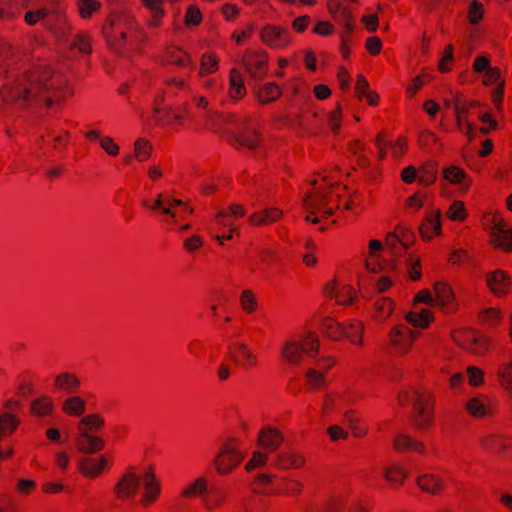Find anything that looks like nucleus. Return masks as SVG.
Wrapping results in <instances>:
<instances>
[{
  "label": "nucleus",
  "mask_w": 512,
  "mask_h": 512,
  "mask_svg": "<svg viewBox=\"0 0 512 512\" xmlns=\"http://www.w3.org/2000/svg\"><path fill=\"white\" fill-rule=\"evenodd\" d=\"M163 60L180 67H188L192 64L190 55L184 49L175 45L166 48L163 54Z\"/></svg>",
  "instance_id": "44"
},
{
  "label": "nucleus",
  "mask_w": 512,
  "mask_h": 512,
  "mask_svg": "<svg viewBox=\"0 0 512 512\" xmlns=\"http://www.w3.org/2000/svg\"><path fill=\"white\" fill-rule=\"evenodd\" d=\"M454 109L457 125L461 133L469 139L476 137L477 128L474 122L485 112L483 106L478 101L469 99L463 94H456Z\"/></svg>",
  "instance_id": "5"
},
{
  "label": "nucleus",
  "mask_w": 512,
  "mask_h": 512,
  "mask_svg": "<svg viewBox=\"0 0 512 512\" xmlns=\"http://www.w3.org/2000/svg\"><path fill=\"white\" fill-rule=\"evenodd\" d=\"M150 209L157 212L161 216V221L169 226L184 220L192 213V209L187 203L168 193L159 194Z\"/></svg>",
  "instance_id": "9"
},
{
  "label": "nucleus",
  "mask_w": 512,
  "mask_h": 512,
  "mask_svg": "<svg viewBox=\"0 0 512 512\" xmlns=\"http://www.w3.org/2000/svg\"><path fill=\"white\" fill-rule=\"evenodd\" d=\"M86 139L90 142H97L109 156L116 157L120 152V148L114 139L109 136H103L99 130L88 131Z\"/></svg>",
  "instance_id": "42"
},
{
  "label": "nucleus",
  "mask_w": 512,
  "mask_h": 512,
  "mask_svg": "<svg viewBox=\"0 0 512 512\" xmlns=\"http://www.w3.org/2000/svg\"><path fill=\"white\" fill-rule=\"evenodd\" d=\"M113 463V455L105 453L98 457H82L77 463V469L83 477L95 479L107 473Z\"/></svg>",
  "instance_id": "14"
},
{
  "label": "nucleus",
  "mask_w": 512,
  "mask_h": 512,
  "mask_svg": "<svg viewBox=\"0 0 512 512\" xmlns=\"http://www.w3.org/2000/svg\"><path fill=\"white\" fill-rule=\"evenodd\" d=\"M476 321L483 329L494 331L502 326L504 313L500 307H484L477 313Z\"/></svg>",
  "instance_id": "25"
},
{
  "label": "nucleus",
  "mask_w": 512,
  "mask_h": 512,
  "mask_svg": "<svg viewBox=\"0 0 512 512\" xmlns=\"http://www.w3.org/2000/svg\"><path fill=\"white\" fill-rule=\"evenodd\" d=\"M396 307L394 299L387 296L377 297L371 304L370 318L376 324H384L392 318Z\"/></svg>",
  "instance_id": "22"
},
{
  "label": "nucleus",
  "mask_w": 512,
  "mask_h": 512,
  "mask_svg": "<svg viewBox=\"0 0 512 512\" xmlns=\"http://www.w3.org/2000/svg\"><path fill=\"white\" fill-rule=\"evenodd\" d=\"M163 95H157L153 101V107L149 115H142L143 125L147 127L157 126L179 131L186 122L195 124V116L188 103L178 105H163Z\"/></svg>",
  "instance_id": "3"
},
{
  "label": "nucleus",
  "mask_w": 512,
  "mask_h": 512,
  "mask_svg": "<svg viewBox=\"0 0 512 512\" xmlns=\"http://www.w3.org/2000/svg\"><path fill=\"white\" fill-rule=\"evenodd\" d=\"M341 395L338 393H327L321 404V417L324 420L336 411L341 402Z\"/></svg>",
  "instance_id": "61"
},
{
  "label": "nucleus",
  "mask_w": 512,
  "mask_h": 512,
  "mask_svg": "<svg viewBox=\"0 0 512 512\" xmlns=\"http://www.w3.org/2000/svg\"><path fill=\"white\" fill-rule=\"evenodd\" d=\"M473 180L461 167L450 165V194L465 195L471 188Z\"/></svg>",
  "instance_id": "26"
},
{
  "label": "nucleus",
  "mask_w": 512,
  "mask_h": 512,
  "mask_svg": "<svg viewBox=\"0 0 512 512\" xmlns=\"http://www.w3.org/2000/svg\"><path fill=\"white\" fill-rule=\"evenodd\" d=\"M21 409L17 400H7L0 411V438L11 436L18 428L20 420L15 412Z\"/></svg>",
  "instance_id": "20"
},
{
  "label": "nucleus",
  "mask_w": 512,
  "mask_h": 512,
  "mask_svg": "<svg viewBox=\"0 0 512 512\" xmlns=\"http://www.w3.org/2000/svg\"><path fill=\"white\" fill-rule=\"evenodd\" d=\"M466 410L468 413L475 417H484L487 413L486 398L485 397H472L466 403Z\"/></svg>",
  "instance_id": "64"
},
{
  "label": "nucleus",
  "mask_w": 512,
  "mask_h": 512,
  "mask_svg": "<svg viewBox=\"0 0 512 512\" xmlns=\"http://www.w3.org/2000/svg\"><path fill=\"white\" fill-rule=\"evenodd\" d=\"M208 489V480L205 477H198L186 485L180 495L185 499H192L202 496Z\"/></svg>",
  "instance_id": "50"
},
{
  "label": "nucleus",
  "mask_w": 512,
  "mask_h": 512,
  "mask_svg": "<svg viewBox=\"0 0 512 512\" xmlns=\"http://www.w3.org/2000/svg\"><path fill=\"white\" fill-rule=\"evenodd\" d=\"M244 63L254 77H262L266 72L268 56L266 53H248L244 57Z\"/></svg>",
  "instance_id": "39"
},
{
  "label": "nucleus",
  "mask_w": 512,
  "mask_h": 512,
  "mask_svg": "<svg viewBox=\"0 0 512 512\" xmlns=\"http://www.w3.org/2000/svg\"><path fill=\"white\" fill-rule=\"evenodd\" d=\"M415 483L423 493L432 496L440 494L445 489V479L434 472L419 474Z\"/></svg>",
  "instance_id": "27"
},
{
  "label": "nucleus",
  "mask_w": 512,
  "mask_h": 512,
  "mask_svg": "<svg viewBox=\"0 0 512 512\" xmlns=\"http://www.w3.org/2000/svg\"><path fill=\"white\" fill-rule=\"evenodd\" d=\"M497 377L500 386L510 395H512V355L511 359L499 365Z\"/></svg>",
  "instance_id": "56"
},
{
  "label": "nucleus",
  "mask_w": 512,
  "mask_h": 512,
  "mask_svg": "<svg viewBox=\"0 0 512 512\" xmlns=\"http://www.w3.org/2000/svg\"><path fill=\"white\" fill-rule=\"evenodd\" d=\"M71 95L67 79L50 68L39 65L29 72L9 80L1 90L4 101L22 106L41 101L47 107L58 104Z\"/></svg>",
  "instance_id": "1"
},
{
  "label": "nucleus",
  "mask_w": 512,
  "mask_h": 512,
  "mask_svg": "<svg viewBox=\"0 0 512 512\" xmlns=\"http://www.w3.org/2000/svg\"><path fill=\"white\" fill-rule=\"evenodd\" d=\"M419 333L403 323L392 325L386 335L387 353L395 358H406L413 350Z\"/></svg>",
  "instance_id": "7"
},
{
  "label": "nucleus",
  "mask_w": 512,
  "mask_h": 512,
  "mask_svg": "<svg viewBox=\"0 0 512 512\" xmlns=\"http://www.w3.org/2000/svg\"><path fill=\"white\" fill-rule=\"evenodd\" d=\"M86 410L85 400L77 395L66 398L62 403V411L68 416L79 417Z\"/></svg>",
  "instance_id": "51"
},
{
  "label": "nucleus",
  "mask_w": 512,
  "mask_h": 512,
  "mask_svg": "<svg viewBox=\"0 0 512 512\" xmlns=\"http://www.w3.org/2000/svg\"><path fill=\"white\" fill-rule=\"evenodd\" d=\"M75 445L77 450L81 453L94 454L100 452L104 448L105 442L96 434L77 431Z\"/></svg>",
  "instance_id": "32"
},
{
  "label": "nucleus",
  "mask_w": 512,
  "mask_h": 512,
  "mask_svg": "<svg viewBox=\"0 0 512 512\" xmlns=\"http://www.w3.org/2000/svg\"><path fill=\"white\" fill-rule=\"evenodd\" d=\"M282 442V434L270 426L263 427L258 433L257 445L268 453L276 451Z\"/></svg>",
  "instance_id": "31"
},
{
  "label": "nucleus",
  "mask_w": 512,
  "mask_h": 512,
  "mask_svg": "<svg viewBox=\"0 0 512 512\" xmlns=\"http://www.w3.org/2000/svg\"><path fill=\"white\" fill-rule=\"evenodd\" d=\"M219 69V57L215 52L208 51L202 54L200 59L199 75L213 74Z\"/></svg>",
  "instance_id": "55"
},
{
  "label": "nucleus",
  "mask_w": 512,
  "mask_h": 512,
  "mask_svg": "<svg viewBox=\"0 0 512 512\" xmlns=\"http://www.w3.org/2000/svg\"><path fill=\"white\" fill-rule=\"evenodd\" d=\"M486 10L484 4L479 0H472L466 11V20L469 24V34L474 38L480 30V25L485 18Z\"/></svg>",
  "instance_id": "30"
},
{
  "label": "nucleus",
  "mask_w": 512,
  "mask_h": 512,
  "mask_svg": "<svg viewBox=\"0 0 512 512\" xmlns=\"http://www.w3.org/2000/svg\"><path fill=\"white\" fill-rule=\"evenodd\" d=\"M344 203L345 210L354 214L363 212L358 194L347 198L346 186L336 182L331 176H321L313 179L311 187L306 191L303 199L304 209L308 212L306 221L317 224L327 220Z\"/></svg>",
  "instance_id": "2"
},
{
  "label": "nucleus",
  "mask_w": 512,
  "mask_h": 512,
  "mask_svg": "<svg viewBox=\"0 0 512 512\" xmlns=\"http://www.w3.org/2000/svg\"><path fill=\"white\" fill-rule=\"evenodd\" d=\"M279 478L275 474H259L252 482V490L260 495L279 496Z\"/></svg>",
  "instance_id": "28"
},
{
  "label": "nucleus",
  "mask_w": 512,
  "mask_h": 512,
  "mask_svg": "<svg viewBox=\"0 0 512 512\" xmlns=\"http://www.w3.org/2000/svg\"><path fill=\"white\" fill-rule=\"evenodd\" d=\"M230 143L237 147L254 149L259 146L261 138L254 129H245L240 134L233 136Z\"/></svg>",
  "instance_id": "45"
},
{
  "label": "nucleus",
  "mask_w": 512,
  "mask_h": 512,
  "mask_svg": "<svg viewBox=\"0 0 512 512\" xmlns=\"http://www.w3.org/2000/svg\"><path fill=\"white\" fill-rule=\"evenodd\" d=\"M450 338L457 346L475 356H485L492 349L490 336L476 328H455L450 333Z\"/></svg>",
  "instance_id": "6"
},
{
  "label": "nucleus",
  "mask_w": 512,
  "mask_h": 512,
  "mask_svg": "<svg viewBox=\"0 0 512 512\" xmlns=\"http://www.w3.org/2000/svg\"><path fill=\"white\" fill-rule=\"evenodd\" d=\"M393 448L400 453L424 454L426 446L423 442L406 433H398L393 440Z\"/></svg>",
  "instance_id": "33"
},
{
  "label": "nucleus",
  "mask_w": 512,
  "mask_h": 512,
  "mask_svg": "<svg viewBox=\"0 0 512 512\" xmlns=\"http://www.w3.org/2000/svg\"><path fill=\"white\" fill-rule=\"evenodd\" d=\"M239 305L246 314H254L259 308L258 296L251 289H244L239 295Z\"/></svg>",
  "instance_id": "54"
},
{
  "label": "nucleus",
  "mask_w": 512,
  "mask_h": 512,
  "mask_svg": "<svg viewBox=\"0 0 512 512\" xmlns=\"http://www.w3.org/2000/svg\"><path fill=\"white\" fill-rule=\"evenodd\" d=\"M441 232L440 212L433 211L428 214L420 226V234L423 239L431 240Z\"/></svg>",
  "instance_id": "43"
},
{
  "label": "nucleus",
  "mask_w": 512,
  "mask_h": 512,
  "mask_svg": "<svg viewBox=\"0 0 512 512\" xmlns=\"http://www.w3.org/2000/svg\"><path fill=\"white\" fill-rule=\"evenodd\" d=\"M214 228L217 230H227L228 232L235 233L237 232V226L235 220L226 213L225 210L218 212L213 221Z\"/></svg>",
  "instance_id": "63"
},
{
  "label": "nucleus",
  "mask_w": 512,
  "mask_h": 512,
  "mask_svg": "<svg viewBox=\"0 0 512 512\" xmlns=\"http://www.w3.org/2000/svg\"><path fill=\"white\" fill-rule=\"evenodd\" d=\"M54 409V399L49 395H41L33 399L30 403L31 414L39 418L51 416L54 412Z\"/></svg>",
  "instance_id": "41"
},
{
  "label": "nucleus",
  "mask_w": 512,
  "mask_h": 512,
  "mask_svg": "<svg viewBox=\"0 0 512 512\" xmlns=\"http://www.w3.org/2000/svg\"><path fill=\"white\" fill-rule=\"evenodd\" d=\"M231 361L245 371L258 367L259 359L254 350L243 341L233 342L228 349Z\"/></svg>",
  "instance_id": "17"
},
{
  "label": "nucleus",
  "mask_w": 512,
  "mask_h": 512,
  "mask_svg": "<svg viewBox=\"0 0 512 512\" xmlns=\"http://www.w3.org/2000/svg\"><path fill=\"white\" fill-rule=\"evenodd\" d=\"M141 480L143 481V492L140 498V504L142 507L147 508L159 500L162 486L152 467H149L144 472L141 476Z\"/></svg>",
  "instance_id": "19"
},
{
  "label": "nucleus",
  "mask_w": 512,
  "mask_h": 512,
  "mask_svg": "<svg viewBox=\"0 0 512 512\" xmlns=\"http://www.w3.org/2000/svg\"><path fill=\"white\" fill-rule=\"evenodd\" d=\"M438 173V164L434 161H428L419 169V182L423 185H430L436 180Z\"/></svg>",
  "instance_id": "62"
},
{
  "label": "nucleus",
  "mask_w": 512,
  "mask_h": 512,
  "mask_svg": "<svg viewBox=\"0 0 512 512\" xmlns=\"http://www.w3.org/2000/svg\"><path fill=\"white\" fill-rule=\"evenodd\" d=\"M305 383L312 390L324 387L326 384L325 372L314 367L309 368L305 373Z\"/></svg>",
  "instance_id": "60"
},
{
  "label": "nucleus",
  "mask_w": 512,
  "mask_h": 512,
  "mask_svg": "<svg viewBox=\"0 0 512 512\" xmlns=\"http://www.w3.org/2000/svg\"><path fill=\"white\" fill-rule=\"evenodd\" d=\"M31 9L24 15L25 23L33 26L50 16H60L65 11L61 0H29Z\"/></svg>",
  "instance_id": "13"
},
{
  "label": "nucleus",
  "mask_w": 512,
  "mask_h": 512,
  "mask_svg": "<svg viewBox=\"0 0 512 512\" xmlns=\"http://www.w3.org/2000/svg\"><path fill=\"white\" fill-rule=\"evenodd\" d=\"M80 387L81 380L75 373L61 371L52 377V388L56 392L72 395L77 393Z\"/></svg>",
  "instance_id": "24"
},
{
  "label": "nucleus",
  "mask_w": 512,
  "mask_h": 512,
  "mask_svg": "<svg viewBox=\"0 0 512 512\" xmlns=\"http://www.w3.org/2000/svg\"><path fill=\"white\" fill-rule=\"evenodd\" d=\"M76 7L82 19H90L95 13L100 11L102 3L98 0H77Z\"/></svg>",
  "instance_id": "59"
},
{
  "label": "nucleus",
  "mask_w": 512,
  "mask_h": 512,
  "mask_svg": "<svg viewBox=\"0 0 512 512\" xmlns=\"http://www.w3.org/2000/svg\"><path fill=\"white\" fill-rule=\"evenodd\" d=\"M483 226L488 230L490 244L502 251L512 252V228L500 212H488L483 216Z\"/></svg>",
  "instance_id": "8"
},
{
  "label": "nucleus",
  "mask_w": 512,
  "mask_h": 512,
  "mask_svg": "<svg viewBox=\"0 0 512 512\" xmlns=\"http://www.w3.org/2000/svg\"><path fill=\"white\" fill-rule=\"evenodd\" d=\"M383 250V244L380 240L372 239L368 242L366 249L361 252L364 267L367 272L377 274L381 271V252Z\"/></svg>",
  "instance_id": "23"
},
{
  "label": "nucleus",
  "mask_w": 512,
  "mask_h": 512,
  "mask_svg": "<svg viewBox=\"0 0 512 512\" xmlns=\"http://www.w3.org/2000/svg\"><path fill=\"white\" fill-rule=\"evenodd\" d=\"M305 465V458L303 455L286 451L277 456L276 466L283 470L300 469Z\"/></svg>",
  "instance_id": "46"
},
{
  "label": "nucleus",
  "mask_w": 512,
  "mask_h": 512,
  "mask_svg": "<svg viewBox=\"0 0 512 512\" xmlns=\"http://www.w3.org/2000/svg\"><path fill=\"white\" fill-rule=\"evenodd\" d=\"M365 324L359 319H350L346 321V329L344 330V340H347L354 346L361 347L364 345Z\"/></svg>",
  "instance_id": "37"
},
{
  "label": "nucleus",
  "mask_w": 512,
  "mask_h": 512,
  "mask_svg": "<svg viewBox=\"0 0 512 512\" xmlns=\"http://www.w3.org/2000/svg\"><path fill=\"white\" fill-rule=\"evenodd\" d=\"M283 212L278 207H267L256 211L248 218L252 226H267L281 219Z\"/></svg>",
  "instance_id": "35"
},
{
  "label": "nucleus",
  "mask_w": 512,
  "mask_h": 512,
  "mask_svg": "<svg viewBox=\"0 0 512 512\" xmlns=\"http://www.w3.org/2000/svg\"><path fill=\"white\" fill-rule=\"evenodd\" d=\"M297 340L304 354L317 353L319 351L320 340L316 332L307 331Z\"/></svg>",
  "instance_id": "57"
},
{
  "label": "nucleus",
  "mask_w": 512,
  "mask_h": 512,
  "mask_svg": "<svg viewBox=\"0 0 512 512\" xmlns=\"http://www.w3.org/2000/svg\"><path fill=\"white\" fill-rule=\"evenodd\" d=\"M424 303L431 307L444 308L448 303V285L445 282H437L433 290L422 289L413 298L412 304Z\"/></svg>",
  "instance_id": "18"
},
{
  "label": "nucleus",
  "mask_w": 512,
  "mask_h": 512,
  "mask_svg": "<svg viewBox=\"0 0 512 512\" xmlns=\"http://www.w3.org/2000/svg\"><path fill=\"white\" fill-rule=\"evenodd\" d=\"M346 322H339L334 317H323L320 324V330L327 339L338 342L344 340V330Z\"/></svg>",
  "instance_id": "34"
},
{
  "label": "nucleus",
  "mask_w": 512,
  "mask_h": 512,
  "mask_svg": "<svg viewBox=\"0 0 512 512\" xmlns=\"http://www.w3.org/2000/svg\"><path fill=\"white\" fill-rule=\"evenodd\" d=\"M405 321L414 328L427 329L434 322V314L429 308L420 311H409L405 314Z\"/></svg>",
  "instance_id": "40"
},
{
  "label": "nucleus",
  "mask_w": 512,
  "mask_h": 512,
  "mask_svg": "<svg viewBox=\"0 0 512 512\" xmlns=\"http://www.w3.org/2000/svg\"><path fill=\"white\" fill-rule=\"evenodd\" d=\"M241 444L237 437H229L223 442L214 459L217 474L228 475L242 463L246 453L242 451Z\"/></svg>",
  "instance_id": "10"
},
{
  "label": "nucleus",
  "mask_w": 512,
  "mask_h": 512,
  "mask_svg": "<svg viewBox=\"0 0 512 512\" xmlns=\"http://www.w3.org/2000/svg\"><path fill=\"white\" fill-rule=\"evenodd\" d=\"M282 95L281 88L273 82L263 84L257 91V100L261 104H269L275 102Z\"/></svg>",
  "instance_id": "49"
},
{
  "label": "nucleus",
  "mask_w": 512,
  "mask_h": 512,
  "mask_svg": "<svg viewBox=\"0 0 512 512\" xmlns=\"http://www.w3.org/2000/svg\"><path fill=\"white\" fill-rule=\"evenodd\" d=\"M142 6L148 10L150 17L147 25L150 28L159 27L165 16L164 3L165 0H140Z\"/></svg>",
  "instance_id": "38"
},
{
  "label": "nucleus",
  "mask_w": 512,
  "mask_h": 512,
  "mask_svg": "<svg viewBox=\"0 0 512 512\" xmlns=\"http://www.w3.org/2000/svg\"><path fill=\"white\" fill-rule=\"evenodd\" d=\"M140 484L141 475L138 470L128 467L117 477L111 490L112 495L117 501H130L137 495Z\"/></svg>",
  "instance_id": "12"
},
{
  "label": "nucleus",
  "mask_w": 512,
  "mask_h": 512,
  "mask_svg": "<svg viewBox=\"0 0 512 512\" xmlns=\"http://www.w3.org/2000/svg\"><path fill=\"white\" fill-rule=\"evenodd\" d=\"M433 406L434 403L429 394L417 398L410 416L411 423L415 429L424 431L432 426L434 423Z\"/></svg>",
  "instance_id": "16"
},
{
  "label": "nucleus",
  "mask_w": 512,
  "mask_h": 512,
  "mask_svg": "<svg viewBox=\"0 0 512 512\" xmlns=\"http://www.w3.org/2000/svg\"><path fill=\"white\" fill-rule=\"evenodd\" d=\"M481 444L486 450L492 453L501 454L507 450L511 441L499 434H489L482 437Z\"/></svg>",
  "instance_id": "48"
},
{
  "label": "nucleus",
  "mask_w": 512,
  "mask_h": 512,
  "mask_svg": "<svg viewBox=\"0 0 512 512\" xmlns=\"http://www.w3.org/2000/svg\"><path fill=\"white\" fill-rule=\"evenodd\" d=\"M228 95L233 100H240L246 95V87L241 73L233 68L229 73Z\"/></svg>",
  "instance_id": "47"
},
{
  "label": "nucleus",
  "mask_w": 512,
  "mask_h": 512,
  "mask_svg": "<svg viewBox=\"0 0 512 512\" xmlns=\"http://www.w3.org/2000/svg\"><path fill=\"white\" fill-rule=\"evenodd\" d=\"M322 296L338 306L349 307L358 302L356 288L340 281L337 277H333L323 285Z\"/></svg>",
  "instance_id": "11"
},
{
  "label": "nucleus",
  "mask_w": 512,
  "mask_h": 512,
  "mask_svg": "<svg viewBox=\"0 0 512 512\" xmlns=\"http://www.w3.org/2000/svg\"><path fill=\"white\" fill-rule=\"evenodd\" d=\"M383 477L387 482L395 487H401L404 485L408 478V472L399 465H391L385 468Z\"/></svg>",
  "instance_id": "53"
},
{
  "label": "nucleus",
  "mask_w": 512,
  "mask_h": 512,
  "mask_svg": "<svg viewBox=\"0 0 512 512\" xmlns=\"http://www.w3.org/2000/svg\"><path fill=\"white\" fill-rule=\"evenodd\" d=\"M376 147L378 148L379 158L384 159L387 156V149L391 151L393 158H401L407 151V141L405 138L398 137L393 142H387L385 137L381 134L376 137Z\"/></svg>",
  "instance_id": "29"
},
{
  "label": "nucleus",
  "mask_w": 512,
  "mask_h": 512,
  "mask_svg": "<svg viewBox=\"0 0 512 512\" xmlns=\"http://www.w3.org/2000/svg\"><path fill=\"white\" fill-rule=\"evenodd\" d=\"M104 425V419L98 414H89L83 417L77 425L78 432L96 434Z\"/></svg>",
  "instance_id": "52"
},
{
  "label": "nucleus",
  "mask_w": 512,
  "mask_h": 512,
  "mask_svg": "<svg viewBox=\"0 0 512 512\" xmlns=\"http://www.w3.org/2000/svg\"><path fill=\"white\" fill-rule=\"evenodd\" d=\"M304 355L296 338H289L283 342L280 356L286 363L298 365L302 362Z\"/></svg>",
  "instance_id": "36"
},
{
  "label": "nucleus",
  "mask_w": 512,
  "mask_h": 512,
  "mask_svg": "<svg viewBox=\"0 0 512 512\" xmlns=\"http://www.w3.org/2000/svg\"><path fill=\"white\" fill-rule=\"evenodd\" d=\"M489 291L497 298H504L512 288V279L508 272L496 269L488 272L485 277Z\"/></svg>",
  "instance_id": "21"
},
{
  "label": "nucleus",
  "mask_w": 512,
  "mask_h": 512,
  "mask_svg": "<svg viewBox=\"0 0 512 512\" xmlns=\"http://www.w3.org/2000/svg\"><path fill=\"white\" fill-rule=\"evenodd\" d=\"M280 492L281 495L297 496L303 490V484L300 480L295 478L283 477L279 478Z\"/></svg>",
  "instance_id": "58"
},
{
  "label": "nucleus",
  "mask_w": 512,
  "mask_h": 512,
  "mask_svg": "<svg viewBox=\"0 0 512 512\" xmlns=\"http://www.w3.org/2000/svg\"><path fill=\"white\" fill-rule=\"evenodd\" d=\"M260 41L270 49L284 50L290 46L292 37L286 27L265 24L259 31Z\"/></svg>",
  "instance_id": "15"
},
{
  "label": "nucleus",
  "mask_w": 512,
  "mask_h": 512,
  "mask_svg": "<svg viewBox=\"0 0 512 512\" xmlns=\"http://www.w3.org/2000/svg\"><path fill=\"white\" fill-rule=\"evenodd\" d=\"M102 33L109 44L116 48L125 45L134 47L144 40V32L137 22L124 14H110L102 27Z\"/></svg>",
  "instance_id": "4"
}]
</instances>
